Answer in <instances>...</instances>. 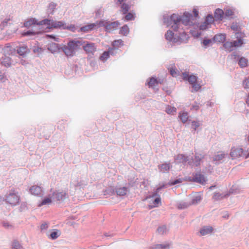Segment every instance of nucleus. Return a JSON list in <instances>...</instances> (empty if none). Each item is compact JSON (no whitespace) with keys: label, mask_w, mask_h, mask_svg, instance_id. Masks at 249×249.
Returning <instances> with one entry per match:
<instances>
[{"label":"nucleus","mask_w":249,"mask_h":249,"mask_svg":"<svg viewBox=\"0 0 249 249\" xmlns=\"http://www.w3.org/2000/svg\"><path fill=\"white\" fill-rule=\"evenodd\" d=\"M121 8V11L123 14H127L129 10L130 9V6L125 3H123L120 5Z\"/></svg>","instance_id":"f704fd0d"},{"label":"nucleus","mask_w":249,"mask_h":249,"mask_svg":"<svg viewBox=\"0 0 249 249\" xmlns=\"http://www.w3.org/2000/svg\"><path fill=\"white\" fill-rule=\"evenodd\" d=\"M170 246V244L169 243L157 244L150 249H169Z\"/></svg>","instance_id":"cd10ccee"},{"label":"nucleus","mask_w":249,"mask_h":249,"mask_svg":"<svg viewBox=\"0 0 249 249\" xmlns=\"http://www.w3.org/2000/svg\"><path fill=\"white\" fill-rule=\"evenodd\" d=\"M163 187H164V185H162L157 188L156 191L152 193L151 197H155L156 196H158L159 197V196H160L158 195V193L160 192V190Z\"/></svg>","instance_id":"3c124183"},{"label":"nucleus","mask_w":249,"mask_h":249,"mask_svg":"<svg viewBox=\"0 0 249 249\" xmlns=\"http://www.w3.org/2000/svg\"><path fill=\"white\" fill-rule=\"evenodd\" d=\"M175 160L177 163H182L184 165H188L190 157L183 154H178L175 158Z\"/></svg>","instance_id":"f8f14e48"},{"label":"nucleus","mask_w":249,"mask_h":249,"mask_svg":"<svg viewBox=\"0 0 249 249\" xmlns=\"http://www.w3.org/2000/svg\"><path fill=\"white\" fill-rule=\"evenodd\" d=\"M230 156L232 160L240 157L247 159L249 157V153H247V151L244 150L242 148H232Z\"/></svg>","instance_id":"39448f33"},{"label":"nucleus","mask_w":249,"mask_h":249,"mask_svg":"<svg viewBox=\"0 0 249 249\" xmlns=\"http://www.w3.org/2000/svg\"><path fill=\"white\" fill-rule=\"evenodd\" d=\"M52 201H53V199L51 198V194H50L49 197H45L42 200L40 205L48 204L51 203Z\"/></svg>","instance_id":"ea45409f"},{"label":"nucleus","mask_w":249,"mask_h":249,"mask_svg":"<svg viewBox=\"0 0 249 249\" xmlns=\"http://www.w3.org/2000/svg\"><path fill=\"white\" fill-rule=\"evenodd\" d=\"M168 69L171 75L173 77H177L180 75V71L176 69L175 64L171 65L168 67Z\"/></svg>","instance_id":"4be33fe9"},{"label":"nucleus","mask_w":249,"mask_h":249,"mask_svg":"<svg viewBox=\"0 0 249 249\" xmlns=\"http://www.w3.org/2000/svg\"><path fill=\"white\" fill-rule=\"evenodd\" d=\"M200 126L199 122L198 121H193L192 122L191 127L195 131L197 127Z\"/></svg>","instance_id":"09e8293b"},{"label":"nucleus","mask_w":249,"mask_h":249,"mask_svg":"<svg viewBox=\"0 0 249 249\" xmlns=\"http://www.w3.org/2000/svg\"><path fill=\"white\" fill-rule=\"evenodd\" d=\"M56 6V4L53 2H51L49 4L48 10H49V12L50 14H53V12L54 10L55 9Z\"/></svg>","instance_id":"8fccbe9b"},{"label":"nucleus","mask_w":249,"mask_h":249,"mask_svg":"<svg viewBox=\"0 0 249 249\" xmlns=\"http://www.w3.org/2000/svg\"><path fill=\"white\" fill-rule=\"evenodd\" d=\"M98 27H104L105 31L111 33L116 30L120 25L118 21H110L107 20H101L98 22Z\"/></svg>","instance_id":"20e7f679"},{"label":"nucleus","mask_w":249,"mask_h":249,"mask_svg":"<svg viewBox=\"0 0 249 249\" xmlns=\"http://www.w3.org/2000/svg\"><path fill=\"white\" fill-rule=\"evenodd\" d=\"M11 48V44L10 43H7L5 45V46L2 47V49L4 51H7L8 49H10Z\"/></svg>","instance_id":"680f3d73"},{"label":"nucleus","mask_w":249,"mask_h":249,"mask_svg":"<svg viewBox=\"0 0 249 249\" xmlns=\"http://www.w3.org/2000/svg\"><path fill=\"white\" fill-rule=\"evenodd\" d=\"M48 228V225L46 223H42L40 226L41 230H46Z\"/></svg>","instance_id":"0e129e2a"},{"label":"nucleus","mask_w":249,"mask_h":249,"mask_svg":"<svg viewBox=\"0 0 249 249\" xmlns=\"http://www.w3.org/2000/svg\"><path fill=\"white\" fill-rule=\"evenodd\" d=\"M227 158H229L228 153L219 151L213 156V161L215 164L218 165L223 163Z\"/></svg>","instance_id":"0eeeda50"},{"label":"nucleus","mask_w":249,"mask_h":249,"mask_svg":"<svg viewBox=\"0 0 249 249\" xmlns=\"http://www.w3.org/2000/svg\"><path fill=\"white\" fill-rule=\"evenodd\" d=\"M68 197V194L64 191L58 192L55 191L51 194V198L53 199V201L54 202H63Z\"/></svg>","instance_id":"423d86ee"},{"label":"nucleus","mask_w":249,"mask_h":249,"mask_svg":"<svg viewBox=\"0 0 249 249\" xmlns=\"http://www.w3.org/2000/svg\"><path fill=\"white\" fill-rule=\"evenodd\" d=\"M160 203V196L156 198L153 202V207H156L159 206V204Z\"/></svg>","instance_id":"864d4df0"},{"label":"nucleus","mask_w":249,"mask_h":249,"mask_svg":"<svg viewBox=\"0 0 249 249\" xmlns=\"http://www.w3.org/2000/svg\"><path fill=\"white\" fill-rule=\"evenodd\" d=\"M157 231L160 234H164L167 233L168 229L166 226L165 225H163L159 227L157 229Z\"/></svg>","instance_id":"4c0bfd02"},{"label":"nucleus","mask_w":249,"mask_h":249,"mask_svg":"<svg viewBox=\"0 0 249 249\" xmlns=\"http://www.w3.org/2000/svg\"><path fill=\"white\" fill-rule=\"evenodd\" d=\"M16 51L17 53L22 57H25L30 53V50L27 46L24 44H19L16 47Z\"/></svg>","instance_id":"6e6552de"},{"label":"nucleus","mask_w":249,"mask_h":249,"mask_svg":"<svg viewBox=\"0 0 249 249\" xmlns=\"http://www.w3.org/2000/svg\"><path fill=\"white\" fill-rule=\"evenodd\" d=\"M147 84L150 87H154L156 84H158L157 80L154 77H152L150 79Z\"/></svg>","instance_id":"c03bdc74"},{"label":"nucleus","mask_w":249,"mask_h":249,"mask_svg":"<svg viewBox=\"0 0 249 249\" xmlns=\"http://www.w3.org/2000/svg\"><path fill=\"white\" fill-rule=\"evenodd\" d=\"M213 39L216 42H224L226 40V36L223 34H217L215 35Z\"/></svg>","instance_id":"a878e982"},{"label":"nucleus","mask_w":249,"mask_h":249,"mask_svg":"<svg viewBox=\"0 0 249 249\" xmlns=\"http://www.w3.org/2000/svg\"><path fill=\"white\" fill-rule=\"evenodd\" d=\"M46 37L48 39L50 38L56 41H59V38L57 37H56L55 36L53 35H47Z\"/></svg>","instance_id":"13d9d810"},{"label":"nucleus","mask_w":249,"mask_h":249,"mask_svg":"<svg viewBox=\"0 0 249 249\" xmlns=\"http://www.w3.org/2000/svg\"><path fill=\"white\" fill-rule=\"evenodd\" d=\"M113 193L115 192L117 196H125L128 191V188L126 187H117L115 190H112Z\"/></svg>","instance_id":"f3484780"},{"label":"nucleus","mask_w":249,"mask_h":249,"mask_svg":"<svg viewBox=\"0 0 249 249\" xmlns=\"http://www.w3.org/2000/svg\"><path fill=\"white\" fill-rule=\"evenodd\" d=\"M201 200V197L200 196H196L194 197L190 202L191 205H196L198 204Z\"/></svg>","instance_id":"a19ab883"},{"label":"nucleus","mask_w":249,"mask_h":249,"mask_svg":"<svg viewBox=\"0 0 249 249\" xmlns=\"http://www.w3.org/2000/svg\"><path fill=\"white\" fill-rule=\"evenodd\" d=\"M1 64L5 67H9L11 64V59L9 56H4L1 59Z\"/></svg>","instance_id":"b1692460"},{"label":"nucleus","mask_w":249,"mask_h":249,"mask_svg":"<svg viewBox=\"0 0 249 249\" xmlns=\"http://www.w3.org/2000/svg\"><path fill=\"white\" fill-rule=\"evenodd\" d=\"M170 164L169 163H165L162 164L160 165H159V168L160 169V171L163 173H165L168 172L170 168Z\"/></svg>","instance_id":"c756f323"},{"label":"nucleus","mask_w":249,"mask_h":249,"mask_svg":"<svg viewBox=\"0 0 249 249\" xmlns=\"http://www.w3.org/2000/svg\"><path fill=\"white\" fill-rule=\"evenodd\" d=\"M192 86L193 89L191 91L193 92H196L199 90V89H200L201 86L199 84L197 83V82H195L194 84H191Z\"/></svg>","instance_id":"a18cd8bd"},{"label":"nucleus","mask_w":249,"mask_h":249,"mask_svg":"<svg viewBox=\"0 0 249 249\" xmlns=\"http://www.w3.org/2000/svg\"><path fill=\"white\" fill-rule=\"evenodd\" d=\"M224 11L220 9H216L214 12V18L217 20H222L224 18Z\"/></svg>","instance_id":"5701e85b"},{"label":"nucleus","mask_w":249,"mask_h":249,"mask_svg":"<svg viewBox=\"0 0 249 249\" xmlns=\"http://www.w3.org/2000/svg\"><path fill=\"white\" fill-rule=\"evenodd\" d=\"M231 29L234 31H238L239 29V26L237 23H233L231 27Z\"/></svg>","instance_id":"bf43d9fd"},{"label":"nucleus","mask_w":249,"mask_h":249,"mask_svg":"<svg viewBox=\"0 0 249 249\" xmlns=\"http://www.w3.org/2000/svg\"><path fill=\"white\" fill-rule=\"evenodd\" d=\"M179 117L180 118L182 123H185L187 122L188 118V114L186 112L179 113Z\"/></svg>","instance_id":"79ce46f5"},{"label":"nucleus","mask_w":249,"mask_h":249,"mask_svg":"<svg viewBox=\"0 0 249 249\" xmlns=\"http://www.w3.org/2000/svg\"><path fill=\"white\" fill-rule=\"evenodd\" d=\"M40 24L47 26L48 29L58 28L62 29H70L66 23L62 21H56L53 19H44L40 21Z\"/></svg>","instance_id":"7ed1b4c3"},{"label":"nucleus","mask_w":249,"mask_h":249,"mask_svg":"<svg viewBox=\"0 0 249 249\" xmlns=\"http://www.w3.org/2000/svg\"><path fill=\"white\" fill-rule=\"evenodd\" d=\"M71 185L74 187H83L86 185V184L83 181H78L76 180H72L71 183Z\"/></svg>","instance_id":"473e14b6"},{"label":"nucleus","mask_w":249,"mask_h":249,"mask_svg":"<svg viewBox=\"0 0 249 249\" xmlns=\"http://www.w3.org/2000/svg\"><path fill=\"white\" fill-rule=\"evenodd\" d=\"M30 193L35 196H39L42 192V188L37 185L32 186L29 189Z\"/></svg>","instance_id":"6ab92c4d"},{"label":"nucleus","mask_w":249,"mask_h":249,"mask_svg":"<svg viewBox=\"0 0 249 249\" xmlns=\"http://www.w3.org/2000/svg\"><path fill=\"white\" fill-rule=\"evenodd\" d=\"M11 249H24L18 241L15 240L11 243Z\"/></svg>","instance_id":"7c9ffc66"},{"label":"nucleus","mask_w":249,"mask_h":249,"mask_svg":"<svg viewBox=\"0 0 249 249\" xmlns=\"http://www.w3.org/2000/svg\"><path fill=\"white\" fill-rule=\"evenodd\" d=\"M223 47L226 49V51L229 52H231L233 50V46L232 44V42L227 41L225 42L223 44Z\"/></svg>","instance_id":"e433bc0d"},{"label":"nucleus","mask_w":249,"mask_h":249,"mask_svg":"<svg viewBox=\"0 0 249 249\" xmlns=\"http://www.w3.org/2000/svg\"><path fill=\"white\" fill-rule=\"evenodd\" d=\"M83 42V45L81 46L83 47L84 50L88 53L89 55H93L94 53L96 51V47L94 43H87L86 44H84Z\"/></svg>","instance_id":"9b49d317"},{"label":"nucleus","mask_w":249,"mask_h":249,"mask_svg":"<svg viewBox=\"0 0 249 249\" xmlns=\"http://www.w3.org/2000/svg\"><path fill=\"white\" fill-rule=\"evenodd\" d=\"M41 50V48L37 47L34 49L33 51L34 53L39 52Z\"/></svg>","instance_id":"338daca9"},{"label":"nucleus","mask_w":249,"mask_h":249,"mask_svg":"<svg viewBox=\"0 0 249 249\" xmlns=\"http://www.w3.org/2000/svg\"><path fill=\"white\" fill-rule=\"evenodd\" d=\"M229 195V194H224L220 193H215L213 196V198L215 200H220L226 197Z\"/></svg>","instance_id":"2f4dec72"},{"label":"nucleus","mask_w":249,"mask_h":249,"mask_svg":"<svg viewBox=\"0 0 249 249\" xmlns=\"http://www.w3.org/2000/svg\"><path fill=\"white\" fill-rule=\"evenodd\" d=\"M6 25H7V24H6L5 23H4V22H3V21L1 22V23L0 24V26L1 28V29H3Z\"/></svg>","instance_id":"774afa93"},{"label":"nucleus","mask_w":249,"mask_h":249,"mask_svg":"<svg viewBox=\"0 0 249 249\" xmlns=\"http://www.w3.org/2000/svg\"><path fill=\"white\" fill-rule=\"evenodd\" d=\"M19 200V196L14 191L10 192L6 198V202L13 205H17L18 203Z\"/></svg>","instance_id":"9d476101"},{"label":"nucleus","mask_w":249,"mask_h":249,"mask_svg":"<svg viewBox=\"0 0 249 249\" xmlns=\"http://www.w3.org/2000/svg\"><path fill=\"white\" fill-rule=\"evenodd\" d=\"M165 111L169 114H174V113L176 112L177 108L174 107L167 105L165 108Z\"/></svg>","instance_id":"c9c22d12"},{"label":"nucleus","mask_w":249,"mask_h":249,"mask_svg":"<svg viewBox=\"0 0 249 249\" xmlns=\"http://www.w3.org/2000/svg\"><path fill=\"white\" fill-rule=\"evenodd\" d=\"M213 231V228L212 226H206L201 228L200 233L201 235L204 236L212 233Z\"/></svg>","instance_id":"aec40b11"},{"label":"nucleus","mask_w":249,"mask_h":249,"mask_svg":"<svg viewBox=\"0 0 249 249\" xmlns=\"http://www.w3.org/2000/svg\"><path fill=\"white\" fill-rule=\"evenodd\" d=\"M243 86L245 89H249V77L245 79L243 81Z\"/></svg>","instance_id":"4d7b16f0"},{"label":"nucleus","mask_w":249,"mask_h":249,"mask_svg":"<svg viewBox=\"0 0 249 249\" xmlns=\"http://www.w3.org/2000/svg\"><path fill=\"white\" fill-rule=\"evenodd\" d=\"M135 19V15L133 13L129 12L125 16V19L127 21L133 20Z\"/></svg>","instance_id":"49530a36"},{"label":"nucleus","mask_w":249,"mask_h":249,"mask_svg":"<svg viewBox=\"0 0 249 249\" xmlns=\"http://www.w3.org/2000/svg\"><path fill=\"white\" fill-rule=\"evenodd\" d=\"M232 57L236 59V57L239 59L238 64L241 68H245L248 66V60L247 59L244 57H239V56L237 55L236 53L234 52L231 54Z\"/></svg>","instance_id":"4468645a"},{"label":"nucleus","mask_w":249,"mask_h":249,"mask_svg":"<svg viewBox=\"0 0 249 249\" xmlns=\"http://www.w3.org/2000/svg\"><path fill=\"white\" fill-rule=\"evenodd\" d=\"M224 13V16L225 17H229L233 14V11L230 9H225Z\"/></svg>","instance_id":"de8ad7c7"},{"label":"nucleus","mask_w":249,"mask_h":249,"mask_svg":"<svg viewBox=\"0 0 249 249\" xmlns=\"http://www.w3.org/2000/svg\"><path fill=\"white\" fill-rule=\"evenodd\" d=\"M192 180L195 182L199 183L202 184H204L206 182L204 176L201 174L200 172L195 173L194 175Z\"/></svg>","instance_id":"2eb2a0df"},{"label":"nucleus","mask_w":249,"mask_h":249,"mask_svg":"<svg viewBox=\"0 0 249 249\" xmlns=\"http://www.w3.org/2000/svg\"><path fill=\"white\" fill-rule=\"evenodd\" d=\"M98 21H99L96 22L95 23H91L90 24H89V25H87L82 27L81 28V31H83L84 32H88L90 31H92L94 29L99 28L100 27H98Z\"/></svg>","instance_id":"a211bd4d"},{"label":"nucleus","mask_w":249,"mask_h":249,"mask_svg":"<svg viewBox=\"0 0 249 249\" xmlns=\"http://www.w3.org/2000/svg\"><path fill=\"white\" fill-rule=\"evenodd\" d=\"M182 74L183 80L188 81L191 85L197 82V77L196 76L189 75V73L186 72H182Z\"/></svg>","instance_id":"dca6fc26"},{"label":"nucleus","mask_w":249,"mask_h":249,"mask_svg":"<svg viewBox=\"0 0 249 249\" xmlns=\"http://www.w3.org/2000/svg\"><path fill=\"white\" fill-rule=\"evenodd\" d=\"M40 21H37L36 18H30L24 23V26L26 27H29L33 25H36L39 26H42L43 24H40Z\"/></svg>","instance_id":"412c9836"},{"label":"nucleus","mask_w":249,"mask_h":249,"mask_svg":"<svg viewBox=\"0 0 249 249\" xmlns=\"http://www.w3.org/2000/svg\"><path fill=\"white\" fill-rule=\"evenodd\" d=\"M199 108V104L197 103H195L194 105H193L191 109L194 110H197Z\"/></svg>","instance_id":"052dcab7"},{"label":"nucleus","mask_w":249,"mask_h":249,"mask_svg":"<svg viewBox=\"0 0 249 249\" xmlns=\"http://www.w3.org/2000/svg\"><path fill=\"white\" fill-rule=\"evenodd\" d=\"M194 16L188 12H185L183 15L179 16L176 14L171 16H164L163 22L167 27L171 26L175 31L178 33L174 34L172 31L168 30L165 35L166 39L170 43L180 44L186 43L189 36L184 32V27L191 26L195 24L194 20L198 16V11L194 9Z\"/></svg>","instance_id":"f257e3e1"},{"label":"nucleus","mask_w":249,"mask_h":249,"mask_svg":"<svg viewBox=\"0 0 249 249\" xmlns=\"http://www.w3.org/2000/svg\"><path fill=\"white\" fill-rule=\"evenodd\" d=\"M129 32V29L127 25H124L120 30V34L126 36Z\"/></svg>","instance_id":"72a5a7b5"},{"label":"nucleus","mask_w":249,"mask_h":249,"mask_svg":"<svg viewBox=\"0 0 249 249\" xmlns=\"http://www.w3.org/2000/svg\"><path fill=\"white\" fill-rule=\"evenodd\" d=\"M203 158L204 155L196 153L194 158L193 157L190 158V161L188 162V165L191 167L198 166L200 164V162Z\"/></svg>","instance_id":"1a4fd4ad"},{"label":"nucleus","mask_w":249,"mask_h":249,"mask_svg":"<svg viewBox=\"0 0 249 249\" xmlns=\"http://www.w3.org/2000/svg\"><path fill=\"white\" fill-rule=\"evenodd\" d=\"M59 235L60 234H58V232L57 231H54L51 233L50 237L51 239L54 240L57 238Z\"/></svg>","instance_id":"5fc2aeb1"},{"label":"nucleus","mask_w":249,"mask_h":249,"mask_svg":"<svg viewBox=\"0 0 249 249\" xmlns=\"http://www.w3.org/2000/svg\"><path fill=\"white\" fill-rule=\"evenodd\" d=\"M212 42V40L211 39H204L202 41L203 45L205 48L209 46Z\"/></svg>","instance_id":"603ef678"},{"label":"nucleus","mask_w":249,"mask_h":249,"mask_svg":"<svg viewBox=\"0 0 249 249\" xmlns=\"http://www.w3.org/2000/svg\"><path fill=\"white\" fill-rule=\"evenodd\" d=\"M191 205L190 202L180 201L178 203L177 207L179 209H184Z\"/></svg>","instance_id":"c85d7f7f"},{"label":"nucleus","mask_w":249,"mask_h":249,"mask_svg":"<svg viewBox=\"0 0 249 249\" xmlns=\"http://www.w3.org/2000/svg\"><path fill=\"white\" fill-rule=\"evenodd\" d=\"M2 225L4 227L6 228H9V227L10 226L9 224L7 222H2Z\"/></svg>","instance_id":"69168bd1"},{"label":"nucleus","mask_w":249,"mask_h":249,"mask_svg":"<svg viewBox=\"0 0 249 249\" xmlns=\"http://www.w3.org/2000/svg\"><path fill=\"white\" fill-rule=\"evenodd\" d=\"M209 26L207 25V23H206L205 21L202 23L199 26V29L202 30H205L208 28Z\"/></svg>","instance_id":"6e6d98bb"},{"label":"nucleus","mask_w":249,"mask_h":249,"mask_svg":"<svg viewBox=\"0 0 249 249\" xmlns=\"http://www.w3.org/2000/svg\"><path fill=\"white\" fill-rule=\"evenodd\" d=\"M244 35L241 32H237L235 33V37L237 38L236 40L232 41L233 47H240L244 44L242 38Z\"/></svg>","instance_id":"ddd939ff"},{"label":"nucleus","mask_w":249,"mask_h":249,"mask_svg":"<svg viewBox=\"0 0 249 249\" xmlns=\"http://www.w3.org/2000/svg\"><path fill=\"white\" fill-rule=\"evenodd\" d=\"M83 45L82 40H71L67 44L61 47V50L67 57L73 56L77 50L80 49Z\"/></svg>","instance_id":"f03ea898"},{"label":"nucleus","mask_w":249,"mask_h":249,"mask_svg":"<svg viewBox=\"0 0 249 249\" xmlns=\"http://www.w3.org/2000/svg\"><path fill=\"white\" fill-rule=\"evenodd\" d=\"M123 41L122 40H115L112 43L113 48L111 49H113V52L114 51L116 52V50L118 49V48H119L121 46L123 45Z\"/></svg>","instance_id":"bb28decb"},{"label":"nucleus","mask_w":249,"mask_h":249,"mask_svg":"<svg viewBox=\"0 0 249 249\" xmlns=\"http://www.w3.org/2000/svg\"><path fill=\"white\" fill-rule=\"evenodd\" d=\"M43 31V30L42 29V27L41 28H39V31H31V30H29L28 31H27L26 32H25L24 35H25V36H31V35H36V34H39L42 32Z\"/></svg>","instance_id":"58836bf2"},{"label":"nucleus","mask_w":249,"mask_h":249,"mask_svg":"<svg viewBox=\"0 0 249 249\" xmlns=\"http://www.w3.org/2000/svg\"><path fill=\"white\" fill-rule=\"evenodd\" d=\"M126 2V0H117L116 4L118 6L121 5L123 3Z\"/></svg>","instance_id":"e2e57ef3"},{"label":"nucleus","mask_w":249,"mask_h":249,"mask_svg":"<svg viewBox=\"0 0 249 249\" xmlns=\"http://www.w3.org/2000/svg\"><path fill=\"white\" fill-rule=\"evenodd\" d=\"M113 49H109L108 51L104 52L100 56V59L103 61H105L108 59L110 54L113 55Z\"/></svg>","instance_id":"393cba45"},{"label":"nucleus","mask_w":249,"mask_h":249,"mask_svg":"<svg viewBox=\"0 0 249 249\" xmlns=\"http://www.w3.org/2000/svg\"><path fill=\"white\" fill-rule=\"evenodd\" d=\"M213 21V17L212 15H208L205 20V22L207 23V25L210 26Z\"/></svg>","instance_id":"37998d69"}]
</instances>
